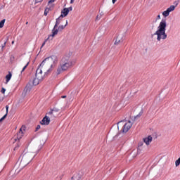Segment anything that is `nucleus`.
I'll list each match as a JSON object with an SVG mask.
<instances>
[{"instance_id":"nucleus-17","label":"nucleus","mask_w":180,"mask_h":180,"mask_svg":"<svg viewBox=\"0 0 180 180\" xmlns=\"http://www.w3.org/2000/svg\"><path fill=\"white\" fill-rule=\"evenodd\" d=\"M11 78H12V73H11V72H9L8 74L6 76V82H9V81H11Z\"/></svg>"},{"instance_id":"nucleus-2","label":"nucleus","mask_w":180,"mask_h":180,"mask_svg":"<svg viewBox=\"0 0 180 180\" xmlns=\"http://www.w3.org/2000/svg\"><path fill=\"white\" fill-rule=\"evenodd\" d=\"M58 63V58L56 56L46 58L39 65L40 68L43 70L44 74L51 72Z\"/></svg>"},{"instance_id":"nucleus-34","label":"nucleus","mask_w":180,"mask_h":180,"mask_svg":"<svg viewBox=\"0 0 180 180\" xmlns=\"http://www.w3.org/2000/svg\"><path fill=\"white\" fill-rule=\"evenodd\" d=\"M56 0H50L49 1V5H50V4H53V2H54Z\"/></svg>"},{"instance_id":"nucleus-3","label":"nucleus","mask_w":180,"mask_h":180,"mask_svg":"<svg viewBox=\"0 0 180 180\" xmlns=\"http://www.w3.org/2000/svg\"><path fill=\"white\" fill-rule=\"evenodd\" d=\"M165 30H167V20L162 18L158 27V30L152 36H157L158 41H161V39L165 40L167 39Z\"/></svg>"},{"instance_id":"nucleus-12","label":"nucleus","mask_w":180,"mask_h":180,"mask_svg":"<svg viewBox=\"0 0 180 180\" xmlns=\"http://www.w3.org/2000/svg\"><path fill=\"white\" fill-rule=\"evenodd\" d=\"M143 140V142L146 144V146H150V143L153 141V136H148V137L144 138Z\"/></svg>"},{"instance_id":"nucleus-44","label":"nucleus","mask_w":180,"mask_h":180,"mask_svg":"<svg viewBox=\"0 0 180 180\" xmlns=\"http://www.w3.org/2000/svg\"><path fill=\"white\" fill-rule=\"evenodd\" d=\"M11 44H15V41H13L11 42Z\"/></svg>"},{"instance_id":"nucleus-22","label":"nucleus","mask_w":180,"mask_h":180,"mask_svg":"<svg viewBox=\"0 0 180 180\" xmlns=\"http://www.w3.org/2000/svg\"><path fill=\"white\" fill-rule=\"evenodd\" d=\"M162 15H164L165 18H167V17L169 16V13L167 10H166L162 12Z\"/></svg>"},{"instance_id":"nucleus-4","label":"nucleus","mask_w":180,"mask_h":180,"mask_svg":"<svg viewBox=\"0 0 180 180\" xmlns=\"http://www.w3.org/2000/svg\"><path fill=\"white\" fill-rule=\"evenodd\" d=\"M71 65H72V61H71L70 57L63 58L56 70L57 75H60L63 71H67Z\"/></svg>"},{"instance_id":"nucleus-23","label":"nucleus","mask_w":180,"mask_h":180,"mask_svg":"<svg viewBox=\"0 0 180 180\" xmlns=\"http://www.w3.org/2000/svg\"><path fill=\"white\" fill-rule=\"evenodd\" d=\"M14 62H15V56L13 55H11L10 56V63L11 64H13Z\"/></svg>"},{"instance_id":"nucleus-33","label":"nucleus","mask_w":180,"mask_h":180,"mask_svg":"<svg viewBox=\"0 0 180 180\" xmlns=\"http://www.w3.org/2000/svg\"><path fill=\"white\" fill-rule=\"evenodd\" d=\"M160 19H161V15L159 14L156 18V20H160Z\"/></svg>"},{"instance_id":"nucleus-30","label":"nucleus","mask_w":180,"mask_h":180,"mask_svg":"<svg viewBox=\"0 0 180 180\" xmlns=\"http://www.w3.org/2000/svg\"><path fill=\"white\" fill-rule=\"evenodd\" d=\"M26 95H27V91H22V97L25 98V96H26Z\"/></svg>"},{"instance_id":"nucleus-43","label":"nucleus","mask_w":180,"mask_h":180,"mask_svg":"<svg viewBox=\"0 0 180 180\" xmlns=\"http://www.w3.org/2000/svg\"><path fill=\"white\" fill-rule=\"evenodd\" d=\"M1 91H6V89H5V88L3 87V88L1 89Z\"/></svg>"},{"instance_id":"nucleus-25","label":"nucleus","mask_w":180,"mask_h":180,"mask_svg":"<svg viewBox=\"0 0 180 180\" xmlns=\"http://www.w3.org/2000/svg\"><path fill=\"white\" fill-rule=\"evenodd\" d=\"M47 40H52V39H51V37H50V38L48 37V38L44 41V43L42 44L41 46V49H43V46L46 44V43H47Z\"/></svg>"},{"instance_id":"nucleus-20","label":"nucleus","mask_w":180,"mask_h":180,"mask_svg":"<svg viewBox=\"0 0 180 180\" xmlns=\"http://www.w3.org/2000/svg\"><path fill=\"white\" fill-rule=\"evenodd\" d=\"M168 12L170 13V12H174L175 11V6H170L169 8L167 9Z\"/></svg>"},{"instance_id":"nucleus-8","label":"nucleus","mask_w":180,"mask_h":180,"mask_svg":"<svg viewBox=\"0 0 180 180\" xmlns=\"http://www.w3.org/2000/svg\"><path fill=\"white\" fill-rule=\"evenodd\" d=\"M35 77L41 81H43V79H44V75H43V69L40 68V66H39L36 71Z\"/></svg>"},{"instance_id":"nucleus-13","label":"nucleus","mask_w":180,"mask_h":180,"mask_svg":"<svg viewBox=\"0 0 180 180\" xmlns=\"http://www.w3.org/2000/svg\"><path fill=\"white\" fill-rule=\"evenodd\" d=\"M123 41V36H118L117 37V39L115 41V46H117L118 44H120Z\"/></svg>"},{"instance_id":"nucleus-28","label":"nucleus","mask_w":180,"mask_h":180,"mask_svg":"<svg viewBox=\"0 0 180 180\" xmlns=\"http://www.w3.org/2000/svg\"><path fill=\"white\" fill-rule=\"evenodd\" d=\"M30 62H27L26 65L24 66V68H22L21 72H23V71H25L26 70V68H27V65H29Z\"/></svg>"},{"instance_id":"nucleus-19","label":"nucleus","mask_w":180,"mask_h":180,"mask_svg":"<svg viewBox=\"0 0 180 180\" xmlns=\"http://www.w3.org/2000/svg\"><path fill=\"white\" fill-rule=\"evenodd\" d=\"M67 25H68V21H66V25H60L58 29H56L58 30H58H63L65 29V26H67Z\"/></svg>"},{"instance_id":"nucleus-16","label":"nucleus","mask_w":180,"mask_h":180,"mask_svg":"<svg viewBox=\"0 0 180 180\" xmlns=\"http://www.w3.org/2000/svg\"><path fill=\"white\" fill-rule=\"evenodd\" d=\"M8 110H9V106L6 105V113L2 118L0 119V122H2L3 120H5V119H6V117L8 116Z\"/></svg>"},{"instance_id":"nucleus-1","label":"nucleus","mask_w":180,"mask_h":180,"mask_svg":"<svg viewBox=\"0 0 180 180\" xmlns=\"http://www.w3.org/2000/svg\"><path fill=\"white\" fill-rule=\"evenodd\" d=\"M34 157L35 155H33V153L31 152H26L22 153L15 164L14 169L11 172V176L15 178V176L19 174L20 170L23 169L25 167H26L29 163L32 162Z\"/></svg>"},{"instance_id":"nucleus-41","label":"nucleus","mask_w":180,"mask_h":180,"mask_svg":"<svg viewBox=\"0 0 180 180\" xmlns=\"http://www.w3.org/2000/svg\"><path fill=\"white\" fill-rule=\"evenodd\" d=\"M70 4H74V0H70Z\"/></svg>"},{"instance_id":"nucleus-9","label":"nucleus","mask_w":180,"mask_h":180,"mask_svg":"<svg viewBox=\"0 0 180 180\" xmlns=\"http://www.w3.org/2000/svg\"><path fill=\"white\" fill-rule=\"evenodd\" d=\"M25 129H26V127L25 125H22V127L20 129L19 132L17 134V137L15 139V141L16 140H20L22 137H23V131H25Z\"/></svg>"},{"instance_id":"nucleus-26","label":"nucleus","mask_w":180,"mask_h":180,"mask_svg":"<svg viewBox=\"0 0 180 180\" xmlns=\"http://www.w3.org/2000/svg\"><path fill=\"white\" fill-rule=\"evenodd\" d=\"M179 165H180V158H179L178 160L175 161V166L179 167Z\"/></svg>"},{"instance_id":"nucleus-5","label":"nucleus","mask_w":180,"mask_h":180,"mask_svg":"<svg viewBox=\"0 0 180 180\" xmlns=\"http://www.w3.org/2000/svg\"><path fill=\"white\" fill-rule=\"evenodd\" d=\"M131 126H133V122L131 121L128 120L127 122L124 120L117 123V129L120 130L121 128V131L122 133H127L130 129H131Z\"/></svg>"},{"instance_id":"nucleus-35","label":"nucleus","mask_w":180,"mask_h":180,"mask_svg":"<svg viewBox=\"0 0 180 180\" xmlns=\"http://www.w3.org/2000/svg\"><path fill=\"white\" fill-rule=\"evenodd\" d=\"M138 146H139V147H142L143 142H139Z\"/></svg>"},{"instance_id":"nucleus-24","label":"nucleus","mask_w":180,"mask_h":180,"mask_svg":"<svg viewBox=\"0 0 180 180\" xmlns=\"http://www.w3.org/2000/svg\"><path fill=\"white\" fill-rule=\"evenodd\" d=\"M4 25H5V19L2 20L0 22V29H2V27H4Z\"/></svg>"},{"instance_id":"nucleus-27","label":"nucleus","mask_w":180,"mask_h":180,"mask_svg":"<svg viewBox=\"0 0 180 180\" xmlns=\"http://www.w3.org/2000/svg\"><path fill=\"white\" fill-rule=\"evenodd\" d=\"M49 12H50V8L49 7H46L44 11L45 16H47V13H49Z\"/></svg>"},{"instance_id":"nucleus-21","label":"nucleus","mask_w":180,"mask_h":180,"mask_svg":"<svg viewBox=\"0 0 180 180\" xmlns=\"http://www.w3.org/2000/svg\"><path fill=\"white\" fill-rule=\"evenodd\" d=\"M1 94L4 95V96H9V91H1Z\"/></svg>"},{"instance_id":"nucleus-42","label":"nucleus","mask_w":180,"mask_h":180,"mask_svg":"<svg viewBox=\"0 0 180 180\" xmlns=\"http://www.w3.org/2000/svg\"><path fill=\"white\" fill-rule=\"evenodd\" d=\"M102 15H103V12H101V13H100V16L102 18Z\"/></svg>"},{"instance_id":"nucleus-7","label":"nucleus","mask_w":180,"mask_h":180,"mask_svg":"<svg viewBox=\"0 0 180 180\" xmlns=\"http://www.w3.org/2000/svg\"><path fill=\"white\" fill-rule=\"evenodd\" d=\"M60 110L58 108H53L51 111H49L46 115L51 119V120H54L56 117L58 116V112Z\"/></svg>"},{"instance_id":"nucleus-45","label":"nucleus","mask_w":180,"mask_h":180,"mask_svg":"<svg viewBox=\"0 0 180 180\" xmlns=\"http://www.w3.org/2000/svg\"><path fill=\"white\" fill-rule=\"evenodd\" d=\"M62 98H67V96H63Z\"/></svg>"},{"instance_id":"nucleus-11","label":"nucleus","mask_w":180,"mask_h":180,"mask_svg":"<svg viewBox=\"0 0 180 180\" xmlns=\"http://www.w3.org/2000/svg\"><path fill=\"white\" fill-rule=\"evenodd\" d=\"M83 175H84V173H82V172H79L77 174H75V176H73L71 180H81Z\"/></svg>"},{"instance_id":"nucleus-46","label":"nucleus","mask_w":180,"mask_h":180,"mask_svg":"<svg viewBox=\"0 0 180 180\" xmlns=\"http://www.w3.org/2000/svg\"><path fill=\"white\" fill-rule=\"evenodd\" d=\"M27 23H28V22H26V25H27Z\"/></svg>"},{"instance_id":"nucleus-38","label":"nucleus","mask_w":180,"mask_h":180,"mask_svg":"<svg viewBox=\"0 0 180 180\" xmlns=\"http://www.w3.org/2000/svg\"><path fill=\"white\" fill-rule=\"evenodd\" d=\"M68 9L69 10V12H70V11H72V7H69L68 8Z\"/></svg>"},{"instance_id":"nucleus-31","label":"nucleus","mask_w":180,"mask_h":180,"mask_svg":"<svg viewBox=\"0 0 180 180\" xmlns=\"http://www.w3.org/2000/svg\"><path fill=\"white\" fill-rule=\"evenodd\" d=\"M143 115V112H140L139 115H136V117H134V120H136V119L140 117V116Z\"/></svg>"},{"instance_id":"nucleus-29","label":"nucleus","mask_w":180,"mask_h":180,"mask_svg":"<svg viewBox=\"0 0 180 180\" xmlns=\"http://www.w3.org/2000/svg\"><path fill=\"white\" fill-rule=\"evenodd\" d=\"M179 4V0L175 1L174 2V5L175 8H176V6H178Z\"/></svg>"},{"instance_id":"nucleus-32","label":"nucleus","mask_w":180,"mask_h":180,"mask_svg":"<svg viewBox=\"0 0 180 180\" xmlns=\"http://www.w3.org/2000/svg\"><path fill=\"white\" fill-rule=\"evenodd\" d=\"M5 46H6V41L4 42V44L1 46V50H4L5 49Z\"/></svg>"},{"instance_id":"nucleus-39","label":"nucleus","mask_w":180,"mask_h":180,"mask_svg":"<svg viewBox=\"0 0 180 180\" xmlns=\"http://www.w3.org/2000/svg\"><path fill=\"white\" fill-rule=\"evenodd\" d=\"M40 129V125H38L36 128V130H39Z\"/></svg>"},{"instance_id":"nucleus-36","label":"nucleus","mask_w":180,"mask_h":180,"mask_svg":"<svg viewBox=\"0 0 180 180\" xmlns=\"http://www.w3.org/2000/svg\"><path fill=\"white\" fill-rule=\"evenodd\" d=\"M101 15H97L96 19V20H99V19H101Z\"/></svg>"},{"instance_id":"nucleus-40","label":"nucleus","mask_w":180,"mask_h":180,"mask_svg":"<svg viewBox=\"0 0 180 180\" xmlns=\"http://www.w3.org/2000/svg\"><path fill=\"white\" fill-rule=\"evenodd\" d=\"M117 0H112V4H115Z\"/></svg>"},{"instance_id":"nucleus-37","label":"nucleus","mask_w":180,"mask_h":180,"mask_svg":"<svg viewBox=\"0 0 180 180\" xmlns=\"http://www.w3.org/2000/svg\"><path fill=\"white\" fill-rule=\"evenodd\" d=\"M17 148H19V145H18L17 146H15V147L14 148V150H16Z\"/></svg>"},{"instance_id":"nucleus-18","label":"nucleus","mask_w":180,"mask_h":180,"mask_svg":"<svg viewBox=\"0 0 180 180\" xmlns=\"http://www.w3.org/2000/svg\"><path fill=\"white\" fill-rule=\"evenodd\" d=\"M32 89H33V85L30 83L27 84L26 87H25L26 91H30Z\"/></svg>"},{"instance_id":"nucleus-15","label":"nucleus","mask_w":180,"mask_h":180,"mask_svg":"<svg viewBox=\"0 0 180 180\" xmlns=\"http://www.w3.org/2000/svg\"><path fill=\"white\" fill-rule=\"evenodd\" d=\"M41 82V80L39 79V78L35 77L32 82L33 85H39Z\"/></svg>"},{"instance_id":"nucleus-14","label":"nucleus","mask_w":180,"mask_h":180,"mask_svg":"<svg viewBox=\"0 0 180 180\" xmlns=\"http://www.w3.org/2000/svg\"><path fill=\"white\" fill-rule=\"evenodd\" d=\"M62 15H63V18H65V16H67V15H68V13H70V10L67 8H64L62 11H61Z\"/></svg>"},{"instance_id":"nucleus-10","label":"nucleus","mask_w":180,"mask_h":180,"mask_svg":"<svg viewBox=\"0 0 180 180\" xmlns=\"http://www.w3.org/2000/svg\"><path fill=\"white\" fill-rule=\"evenodd\" d=\"M51 118L49 115H46L41 121V124H46V126L50 124V120Z\"/></svg>"},{"instance_id":"nucleus-6","label":"nucleus","mask_w":180,"mask_h":180,"mask_svg":"<svg viewBox=\"0 0 180 180\" xmlns=\"http://www.w3.org/2000/svg\"><path fill=\"white\" fill-rule=\"evenodd\" d=\"M63 18H64V15L61 14L57 19H56V24L54 25L53 29L52 30V34L49 36V39H50V37H51V40H53V37H54V36H57V34H58V30H56L57 29V27H58V25H60V23H61V19H63Z\"/></svg>"}]
</instances>
